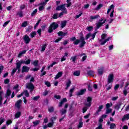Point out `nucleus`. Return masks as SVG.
<instances>
[{
    "label": "nucleus",
    "instance_id": "aec40b11",
    "mask_svg": "<svg viewBox=\"0 0 129 129\" xmlns=\"http://www.w3.org/2000/svg\"><path fill=\"white\" fill-rule=\"evenodd\" d=\"M99 18V15H95V16H91L90 17V22L93 21V20H96V19H98Z\"/></svg>",
    "mask_w": 129,
    "mask_h": 129
},
{
    "label": "nucleus",
    "instance_id": "4d7b16f0",
    "mask_svg": "<svg viewBox=\"0 0 129 129\" xmlns=\"http://www.w3.org/2000/svg\"><path fill=\"white\" fill-rule=\"evenodd\" d=\"M12 122H13V121H12V120H8L6 122V124L7 125H9V124H11V123H12Z\"/></svg>",
    "mask_w": 129,
    "mask_h": 129
},
{
    "label": "nucleus",
    "instance_id": "603ef678",
    "mask_svg": "<svg viewBox=\"0 0 129 129\" xmlns=\"http://www.w3.org/2000/svg\"><path fill=\"white\" fill-rule=\"evenodd\" d=\"M48 111L49 112H53V111H54V107H50L49 108H48Z\"/></svg>",
    "mask_w": 129,
    "mask_h": 129
},
{
    "label": "nucleus",
    "instance_id": "393cba45",
    "mask_svg": "<svg viewBox=\"0 0 129 129\" xmlns=\"http://www.w3.org/2000/svg\"><path fill=\"white\" fill-rule=\"evenodd\" d=\"M121 106V103L117 104L115 105L114 108L116 109V110H118L120 108V106Z\"/></svg>",
    "mask_w": 129,
    "mask_h": 129
},
{
    "label": "nucleus",
    "instance_id": "e433bc0d",
    "mask_svg": "<svg viewBox=\"0 0 129 129\" xmlns=\"http://www.w3.org/2000/svg\"><path fill=\"white\" fill-rule=\"evenodd\" d=\"M74 75L75 76H79L80 75V71H78L74 73Z\"/></svg>",
    "mask_w": 129,
    "mask_h": 129
},
{
    "label": "nucleus",
    "instance_id": "b1692460",
    "mask_svg": "<svg viewBox=\"0 0 129 129\" xmlns=\"http://www.w3.org/2000/svg\"><path fill=\"white\" fill-rule=\"evenodd\" d=\"M3 93H4L3 91H0V105L3 104Z\"/></svg>",
    "mask_w": 129,
    "mask_h": 129
},
{
    "label": "nucleus",
    "instance_id": "49530a36",
    "mask_svg": "<svg viewBox=\"0 0 129 129\" xmlns=\"http://www.w3.org/2000/svg\"><path fill=\"white\" fill-rule=\"evenodd\" d=\"M19 88V85H16L14 88L13 89H14L15 90H16V92H18L19 91V89H18Z\"/></svg>",
    "mask_w": 129,
    "mask_h": 129
},
{
    "label": "nucleus",
    "instance_id": "a19ab883",
    "mask_svg": "<svg viewBox=\"0 0 129 129\" xmlns=\"http://www.w3.org/2000/svg\"><path fill=\"white\" fill-rule=\"evenodd\" d=\"M76 58H77V56H74L71 58V60L72 62H75L76 61Z\"/></svg>",
    "mask_w": 129,
    "mask_h": 129
},
{
    "label": "nucleus",
    "instance_id": "09e8293b",
    "mask_svg": "<svg viewBox=\"0 0 129 129\" xmlns=\"http://www.w3.org/2000/svg\"><path fill=\"white\" fill-rule=\"evenodd\" d=\"M12 93V92L10 90V89H8L7 90V93H6V96L8 97V96H10V95H11Z\"/></svg>",
    "mask_w": 129,
    "mask_h": 129
},
{
    "label": "nucleus",
    "instance_id": "f3484780",
    "mask_svg": "<svg viewBox=\"0 0 129 129\" xmlns=\"http://www.w3.org/2000/svg\"><path fill=\"white\" fill-rule=\"evenodd\" d=\"M103 108V105H101L99 106L97 111L95 113V115H98V113L101 111V110Z\"/></svg>",
    "mask_w": 129,
    "mask_h": 129
},
{
    "label": "nucleus",
    "instance_id": "0e129e2a",
    "mask_svg": "<svg viewBox=\"0 0 129 129\" xmlns=\"http://www.w3.org/2000/svg\"><path fill=\"white\" fill-rule=\"evenodd\" d=\"M10 21H7L6 22L4 23V24H3V27H7V26H8V25L9 24V23H10Z\"/></svg>",
    "mask_w": 129,
    "mask_h": 129
},
{
    "label": "nucleus",
    "instance_id": "dca6fc26",
    "mask_svg": "<svg viewBox=\"0 0 129 129\" xmlns=\"http://www.w3.org/2000/svg\"><path fill=\"white\" fill-rule=\"evenodd\" d=\"M65 102H67V99H66V98H64L62 100H61L60 102L59 103L58 106L61 107V106H62V105L65 103Z\"/></svg>",
    "mask_w": 129,
    "mask_h": 129
},
{
    "label": "nucleus",
    "instance_id": "58836bf2",
    "mask_svg": "<svg viewBox=\"0 0 129 129\" xmlns=\"http://www.w3.org/2000/svg\"><path fill=\"white\" fill-rule=\"evenodd\" d=\"M17 70H19V69H18V68H17V64H16V68L14 69L13 70L12 73H11V75H14V74H15L16 73V72H17Z\"/></svg>",
    "mask_w": 129,
    "mask_h": 129
},
{
    "label": "nucleus",
    "instance_id": "bb28decb",
    "mask_svg": "<svg viewBox=\"0 0 129 129\" xmlns=\"http://www.w3.org/2000/svg\"><path fill=\"white\" fill-rule=\"evenodd\" d=\"M75 90V88L74 87H73V88L70 90V94H69L70 97H72V93H73Z\"/></svg>",
    "mask_w": 129,
    "mask_h": 129
},
{
    "label": "nucleus",
    "instance_id": "c85d7f7f",
    "mask_svg": "<svg viewBox=\"0 0 129 129\" xmlns=\"http://www.w3.org/2000/svg\"><path fill=\"white\" fill-rule=\"evenodd\" d=\"M58 36H62L63 37H64V36H66V35H67V33H63L62 31H59L58 33Z\"/></svg>",
    "mask_w": 129,
    "mask_h": 129
},
{
    "label": "nucleus",
    "instance_id": "3c124183",
    "mask_svg": "<svg viewBox=\"0 0 129 129\" xmlns=\"http://www.w3.org/2000/svg\"><path fill=\"white\" fill-rule=\"evenodd\" d=\"M38 12V11L37 10V9H35L31 14V16L32 17H34V16H35L36 15V14H37V12Z\"/></svg>",
    "mask_w": 129,
    "mask_h": 129
},
{
    "label": "nucleus",
    "instance_id": "de8ad7c7",
    "mask_svg": "<svg viewBox=\"0 0 129 129\" xmlns=\"http://www.w3.org/2000/svg\"><path fill=\"white\" fill-rule=\"evenodd\" d=\"M38 64H39V61L38 60H35L33 62V64L36 67V66H38Z\"/></svg>",
    "mask_w": 129,
    "mask_h": 129
},
{
    "label": "nucleus",
    "instance_id": "4be33fe9",
    "mask_svg": "<svg viewBox=\"0 0 129 129\" xmlns=\"http://www.w3.org/2000/svg\"><path fill=\"white\" fill-rule=\"evenodd\" d=\"M70 85H71V81H70V80H68L67 82H66V86L67 87L66 88V89H68V88H69V87H70Z\"/></svg>",
    "mask_w": 129,
    "mask_h": 129
},
{
    "label": "nucleus",
    "instance_id": "cd10ccee",
    "mask_svg": "<svg viewBox=\"0 0 129 129\" xmlns=\"http://www.w3.org/2000/svg\"><path fill=\"white\" fill-rule=\"evenodd\" d=\"M129 118V114H126L122 118V120L123 121V120H127V119H128Z\"/></svg>",
    "mask_w": 129,
    "mask_h": 129
},
{
    "label": "nucleus",
    "instance_id": "5701e85b",
    "mask_svg": "<svg viewBox=\"0 0 129 129\" xmlns=\"http://www.w3.org/2000/svg\"><path fill=\"white\" fill-rule=\"evenodd\" d=\"M27 52V50H23L22 51H21V52H20L18 54V58H21V57H22V56H23V55H24V54H26V52Z\"/></svg>",
    "mask_w": 129,
    "mask_h": 129
},
{
    "label": "nucleus",
    "instance_id": "a878e982",
    "mask_svg": "<svg viewBox=\"0 0 129 129\" xmlns=\"http://www.w3.org/2000/svg\"><path fill=\"white\" fill-rule=\"evenodd\" d=\"M67 24V21H63L61 22V28H64V27L66 26V24Z\"/></svg>",
    "mask_w": 129,
    "mask_h": 129
},
{
    "label": "nucleus",
    "instance_id": "c9c22d12",
    "mask_svg": "<svg viewBox=\"0 0 129 129\" xmlns=\"http://www.w3.org/2000/svg\"><path fill=\"white\" fill-rule=\"evenodd\" d=\"M6 121V119L5 118L1 117L0 118V125H2L3 122H5Z\"/></svg>",
    "mask_w": 129,
    "mask_h": 129
},
{
    "label": "nucleus",
    "instance_id": "680f3d73",
    "mask_svg": "<svg viewBox=\"0 0 129 129\" xmlns=\"http://www.w3.org/2000/svg\"><path fill=\"white\" fill-rule=\"evenodd\" d=\"M45 84L47 86V87H50L51 86V84L49 82H45Z\"/></svg>",
    "mask_w": 129,
    "mask_h": 129
},
{
    "label": "nucleus",
    "instance_id": "39448f33",
    "mask_svg": "<svg viewBox=\"0 0 129 129\" xmlns=\"http://www.w3.org/2000/svg\"><path fill=\"white\" fill-rule=\"evenodd\" d=\"M59 26L58 24L56 22H53L49 26L48 29V33H52L53 30H56V29Z\"/></svg>",
    "mask_w": 129,
    "mask_h": 129
},
{
    "label": "nucleus",
    "instance_id": "774afa93",
    "mask_svg": "<svg viewBox=\"0 0 129 129\" xmlns=\"http://www.w3.org/2000/svg\"><path fill=\"white\" fill-rule=\"evenodd\" d=\"M48 117H45V119H44V122H43V123H47V122H48Z\"/></svg>",
    "mask_w": 129,
    "mask_h": 129
},
{
    "label": "nucleus",
    "instance_id": "f8f14e48",
    "mask_svg": "<svg viewBox=\"0 0 129 129\" xmlns=\"http://www.w3.org/2000/svg\"><path fill=\"white\" fill-rule=\"evenodd\" d=\"M49 2V0H45V2H41L40 3V6L39 7V11H43L45 9V6L47 5V3Z\"/></svg>",
    "mask_w": 129,
    "mask_h": 129
},
{
    "label": "nucleus",
    "instance_id": "423d86ee",
    "mask_svg": "<svg viewBox=\"0 0 129 129\" xmlns=\"http://www.w3.org/2000/svg\"><path fill=\"white\" fill-rule=\"evenodd\" d=\"M110 12H111L110 14V18H113V13H114V5H112L109 7L107 12V15L109 14Z\"/></svg>",
    "mask_w": 129,
    "mask_h": 129
},
{
    "label": "nucleus",
    "instance_id": "9b49d317",
    "mask_svg": "<svg viewBox=\"0 0 129 129\" xmlns=\"http://www.w3.org/2000/svg\"><path fill=\"white\" fill-rule=\"evenodd\" d=\"M91 101H92V98L90 97H88L87 98V101L85 103V105L88 106V107H90V106H91Z\"/></svg>",
    "mask_w": 129,
    "mask_h": 129
},
{
    "label": "nucleus",
    "instance_id": "338daca9",
    "mask_svg": "<svg viewBox=\"0 0 129 129\" xmlns=\"http://www.w3.org/2000/svg\"><path fill=\"white\" fill-rule=\"evenodd\" d=\"M9 82H10V79H6L4 81V83L5 84H8Z\"/></svg>",
    "mask_w": 129,
    "mask_h": 129
},
{
    "label": "nucleus",
    "instance_id": "1a4fd4ad",
    "mask_svg": "<svg viewBox=\"0 0 129 129\" xmlns=\"http://www.w3.org/2000/svg\"><path fill=\"white\" fill-rule=\"evenodd\" d=\"M57 11H62L64 14H67V10L65 8V5H61L56 7Z\"/></svg>",
    "mask_w": 129,
    "mask_h": 129
},
{
    "label": "nucleus",
    "instance_id": "e2e57ef3",
    "mask_svg": "<svg viewBox=\"0 0 129 129\" xmlns=\"http://www.w3.org/2000/svg\"><path fill=\"white\" fill-rule=\"evenodd\" d=\"M114 127H115V124L112 123L110 124V128L113 129Z\"/></svg>",
    "mask_w": 129,
    "mask_h": 129
},
{
    "label": "nucleus",
    "instance_id": "6e6d98bb",
    "mask_svg": "<svg viewBox=\"0 0 129 129\" xmlns=\"http://www.w3.org/2000/svg\"><path fill=\"white\" fill-rule=\"evenodd\" d=\"M36 32H33L31 33L30 34V36H31V38L34 37L35 36H36Z\"/></svg>",
    "mask_w": 129,
    "mask_h": 129
},
{
    "label": "nucleus",
    "instance_id": "20e7f679",
    "mask_svg": "<svg viewBox=\"0 0 129 129\" xmlns=\"http://www.w3.org/2000/svg\"><path fill=\"white\" fill-rule=\"evenodd\" d=\"M106 22V19L102 18L101 19H99L98 21L96 23V26L97 29H99L100 27H102V26Z\"/></svg>",
    "mask_w": 129,
    "mask_h": 129
},
{
    "label": "nucleus",
    "instance_id": "37998d69",
    "mask_svg": "<svg viewBox=\"0 0 129 129\" xmlns=\"http://www.w3.org/2000/svg\"><path fill=\"white\" fill-rule=\"evenodd\" d=\"M56 118L57 117L56 116H53L50 118V121H51V122L54 123V122L55 121V120H56Z\"/></svg>",
    "mask_w": 129,
    "mask_h": 129
},
{
    "label": "nucleus",
    "instance_id": "9d476101",
    "mask_svg": "<svg viewBox=\"0 0 129 129\" xmlns=\"http://www.w3.org/2000/svg\"><path fill=\"white\" fill-rule=\"evenodd\" d=\"M26 88L29 89L30 93H32V92L34 90V89H35V86H34V84L29 83L26 84Z\"/></svg>",
    "mask_w": 129,
    "mask_h": 129
},
{
    "label": "nucleus",
    "instance_id": "4c0bfd02",
    "mask_svg": "<svg viewBox=\"0 0 129 129\" xmlns=\"http://www.w3.org/2000/svg\"><path fill=\"white\" fill-rule=\"evenodd\" d=\"M28 26V21H25L22 23V27L25 28Z\"/></svg>",
    "mask_w": 129,
    "mask_h": 129
},
{
    "label": "nucleus",
    "instance_id": "412c9836",
    "mask_svg": "<svg viewBox=\"0 0 129 129\" xmlns=\"http://www.w3.org/2000/svg\"><path fill=\"white\" fill-rule=\"evenodd\" d=\"M103 71H104L103 68H100L98 70V73L99 75H102V74H103Z\"/></svg>",
    "mask_w": 129,
    "mask_h": 129
},
{
    "label": "nucleus",
    "instance_id": "69168bd1",
    "mask_svg": "<svg viewBox=\"0 0 129 129\" xmlns=\"http://www.w3.org/2000/svg\"><path fill=\"white\" fill-rule=\"evenodd\" d=\"M66 109H62L61 110V114H65L66 113Z\"/></svg>",
    "mask_w": 129,
    "mask_h": 129
},
{
    "label": "nucleus",
    "instance_id": "6ab92c4d",
    "mask_svg": "<svg viewBox=\"0 0 129 129\" xmlns=\"http://www.w3.org/2000/svg\"><path fill=\"white\" fill-rule=\"evenodd\" d=\"M63 75V73L62 72H59L57 73V74L54 77V79H58L61 77Z\"/></svg>",
    "mask_w": 129,
    "mask_h": 129
},
{
    "label": "nucleus",
    "instance_id": "864d4df0",
    "mask_svg": "<svg viewBox=\"0 0 129 129\" xmlns=\"http://www.w3.org/2000/svg\"><path fill=\"white\" fill-rule=\"evenodd\" d=\"M53 124H54V123L52 122H49L47 124L48 127H52L53 126Z\"/></svg>",
    "mask_w": 129,
    "mask_h": 129
},
{
    "label": "nucleus",
    "instance_id": "c756f323",
    "mask_svg": "<svg viewBox=\"0 0 129 129\" xmlns=\"http://www.w3.org/2000/svg\"><path fill=\"white\" fill-rule=\"evenodd\" d=\"M22 114V113L20 111L17 112L15 114V118H19L21 116V115Z\"/></svg>",
    "mask_w": 129,
    "mask_h": 129
},
{
    "label": "nucleus",
    "instance_id": "052dcab7",
    "mask_svg": "<svg viewBox=\"0 0 129 129\" xmlns=\"http://www.w3.org/2000/svg\"><path fill=\"white\" fill-rule=\"evenodd\" d=\"M88 108H87V107H84L83 108V113H84L85 112H86V111H87V109Z\"/></svg>",
    "mask_w": 129,
    "mask_h": 129
},
{
    "label": "nucleus",
    "instance_id": "8fccbe9b",
    "mask_svg": "<svg viewBox=\"0 0 129 129\" xmlns=\"http://www.w3.org/2000/svg\"><path fill=\"white\" fill-rule=\"evenodd\" d=\"M4 71V66L2 64H0V74Z\"/></svg>",
    "mask_w": 129,
    "mask_h": 129
},
{
    "label": "nucleus",
    "instance_id": "f257e3e1",
    "mask_svg": "<svg viewBox=\"0 0 129 129\" xmlns=\"http://www.w3.org/2000/svg\"><path fill=\"white\" fill-rule=\"evenodd\" d=\"M22 64H26V65H29V64H31V59H28L27 60H24V59H22L20 61H18L17 63V68L18 69V72L21 71V66Z\"/></svg>",
    "mask_w": 129,
    "mask_h": 129
},
{
    "label": "nucleus",
    "instance_id": "0eeeda50",
    "mask_svg": "<svg viewBox=\"0 0 129 129\" xmlns=\"http://www.w3.org/2000/svg\"><path fill=\"white\" fill-rule=\"evenodd\" d=\"M95 36H96V32H95L93 34L89 33L86 35L85 39H86V40H88V39H89V38H90V41L91 40H94V38H95Z\"/></svg>",
    "mask_w": 129,
    "mask_h": 129
},
{
    "label": "nucleus",
    "instance_id": "f03ea898",
    "mask_svg": "<svg viewBox=\"0 0 129 129\" xmlns=\"http://www.w3.org/2000/svg\"><path fill=\"white\" fill-rule=\"evenodd\" d=\"M80 43V47L82 48L86 44V42H85L84 37L82 36L80 37V40L76 39L75 41H74V45H78Z\"/></svg>",
    "mask_w": 129,
    "mask_h": 129
},
{
    "label": "nucleus",
    "instance_id": "79ce46f5",
    "mask_svg": "<svg viewBox=\"0 0 129 129\" xmlns=\"http://www.w3.org/2000/svg\"><path fill=\"white\" fill-rule=\"evenodd\" d=\"M16 15H17L18 16H19V17H21L22 18V17H23V12L19 11L16 13Z\"/></svg>",
    "mask_w": 129,
    "mask_h": 129
},
{
    "label": "nucleus",
    "instance_id": "a211bd4d",
    "mask_svg": "<svg viewBox=\"0 0 129 129\" xmlns=\"http://www.w3.org/2000/svg\"><path fill=\"white\" fill-rule=\"evenodd\" d=\"M21 104H22V100H18L15 104V106H16L17 108H20V107H21Z\"/></svg>",
    "mask_w": 129,
    "mask_h": 129
},
{
    "label": "nucleus",
    "instance_id": "ea45409f",
    "mask_svg": "<svg viewBox=\"0 0 129 129\" xmlns=\"http://www.w3.org/2000/svg\"><path fill=\"white\" fill-rule=\"evenodd\" d=\"M22 93H23V95H24L26 97H29V92H28V91H25Z\"/></svg>",
    "mask_w": 129,
    "mask_h": 129
},
{
    "label": "nucleus",
    "instance_id": "7c9ffc66",
    "mask_svg": "<svg viewBox=\"0 0 129 129\" xmlns=\"http://www.w3.org/2000/svg\"><path fill=\"white\" fill-rule=\"evenodd\" d=\"M83 122H82V121L81 120H80L79 121V124L78 125V128H80V127L83 126Z\"/></svg>",
    "mask_w": 129,
    "mask_h": 129
},
{
    "label": "nucleus",
    "instance_id": "2eb2a0df",
    "mask_svg": "<svg viewBox=\"0 0 129 129\" xmlns=\"http://www.w3.org/2000/svg\"><path fill=\"white\" fill-rule=\"evenodd\" d=\"M30 70V68H29L27 66H24L22 68V72L23 73V72H29V71Z\"/></svg>",
    "mask_w": 129,
    "mask_h": 129
},
{
    "label": "nucleus",
    "instance_id": "72a5a7b5",
    "mask_svg": "<svg viewBox=\"0 0 129 129\" xmlns=\"http://www.w3.org/2000/svg\"><path fill=\"white\" fill-rule=\"evenodd\" d=\"M33 126H36V125H38L40 123V120H36L33 122Z\"/></svg>",
    "mask_w": 129,
    "mask_h": 129
},
{
    "label": "nucleus",
    "instance_id": "c03bdc74",
    "mask_svg": "<svg viewBox=\"0 0 129 129\" xmlns=\"http://www.w3.org/2000/svg\"><path fill=\"white\" fill-rule=\"evenodd\" d=\"M92 29H93V27L89 26L86 28V30L88 31V32H91V31L92 30Z\"/></svg>",
    "mask_w": 129,
    "mask_h": 129
},
{
    "label": "nucleus",
    "instance_id": "2f4dec72",
    "mask_svg": "<svg viewBox=\"0 0 129 129\" xmlns=\"http://www.w3.org/2000/svg\"><path fill=\"white\" fill-rule=\"evenodd\" d=\"M46 47H47V44H43L41 47V52H43V51H45V50H46Z\"/></svg>",
    "mask_w": 129,
    "mask_h": 129
},
{
    "label": "nucleus",
    "instance_id": "f704fd0d",
    "mask_svg": "<svg viewBox=\"0 0 129 129\" xmlns=\"http://www.w3.org/2000/svg\"><path fill=\"white\" fill-rule=\"evenodd\" d=\"M88 75H90V76H94V72L93 71H90L88 72Z\"/></svg>",
    "mask_w": 129,
    "mask_h": 129
},
{
    "label": "nucleus",
    "instance_id": "7ed1b4c3",
    "mask_svg": "<svg viewBox=\"0 0 129 129\" xmlns=\"http://www.w3.org/2000/svg\"><path fill=\"white\" fill-rule=\"evenodd\" d=\"M107 36V34L105 33H104L101 35V39L100 40V43L101 45H104L106 42H108V41L111 39V37H108L107 38H106Z\"/></svg>",
    "mask_w": 129,
    "mask_h": 129
},
{
    "label": "nucleus",
    "instance_id": "13d9d810",
    "mask_svg": "<svg viewBox=\"0 0 129 129\" xmlns=\"http://www.w3.org/2000/svg\"><path fill=\"white\" fill-rule=\"evenodd\" d=\"M40 22H41V20H38V21L37 22L36 24L34 26V29H36V28H37L38 27V26H39V24H40Z\"/></svg>",
    "mask_w": 129,
    "mask_h": 129
},
{
    "label": "nucleus",
    "instance_id": "5fc2aeb1",
    "mask_svg": "<svg viewBox=\"0 0 129 129\" xmlns=\"http://www.w3.org/2000/svg\"><path fill=\"white\" fill-rule=\"evenodd\" d=\"M63 37H59L58 39H56L55 40H54V42L55 43H58V42H59V41H61V40H62Z\"/></svg>",
    "mask_w": 129,
    "mask_h": 129
},
{
    "label": "nucleus",
    "instance_id": "ddd939ff",
    "mask_svg": "<svg viewBox=\"0 0 129 129\" xmlns=\"http://www.w3.org/2000/svg\"><path fill=\"white\" fill-rule=\"evenodd\" d=\"M23 39L26 44H29L30 43V41H31V39L29 36H28V35H25Z\"/></svg>",
    "mask_w": 129,
    "mask_h": 129
},
{
    "label": "nucleus",
    "instance_id": "4468645a",
    "mask_svg": "<svg viewBox=\"0 0 129 129\" xmlns=\"http://www.w3.org/2000/svg\"><path fill=\"white\" fill-rule=\"evenodd\" d=\"M86 92V89H82L80 91L77 93V95L78 96L82 95L84 94V93H85Z\"/></svg>",
    "mask_w": 129,
    "mask_h": 129
},
{
    "label": "nucleus",
    "instance_id": "bf43d9fd",
    "mask_svg": "<svg viewBox=\"0 0 129 129\" xmlns=\"http://www.w3.org/2000/svg\"><path fill=\"white\" fill-rule=\"evenodd\" d=\"M40 98V96H36L35 97H34L32 99L33 100H38Z\"/></svg>",
    "mask_w": 129,
    "mask_h": 129
},
{
    "label": "nucleus",
    "instance_id": "6e6552de",
    "mask_svg": "<svg viewBox=\"0 0 129 129\" xmlns=\"http://www.w3.org/2000/svg\"><path fill=\"white\" fill-rule=\"evenodd\" d=\"M114 80V75H113V74H110L108 76L107 78V84L109 83H112L113 82V81Z\"/></svg>",
    "mask_w": 129,
    "mask_h": 129
},
{
    "label": "nucleus",
    "instance_id": "a18cd8bd",
    "mask_svg": "<svg viewBox=\"0 0 129 129\" xmlns=\"http://www.w3.org/2000/svg\"><path fill=\"white\" fill-rule=\"evenodd\" d=\"M112 111V109L110 108L107 109L106 110V114H108V113H110Z\"/></svg>",
    "mask_w": 129,
    "mask_h": 129
},
{
    "label": "nucleus",
    "instance_id": "473e14b6",
    "mask_svg": "<svg viewBox=\"0 0 129 129\" xmlns=\"http://www.w3.org/2000/svg\"><path fill=\"white\" fill-rule=\"evenodd\" d=\"M57 64V62H53L52 63H51L50 66H49L47 68L48 70H50V68L53 67L54 65H56Z\"/></svg>",
    "mask_w": 129,
    "mask_h": 129
}]
</instances>
